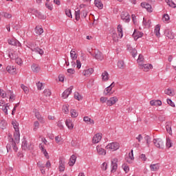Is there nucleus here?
Wrapping results in <instances>:
<instances>
[{"label": "nucleus", "mask_w": 176, "mask_h": 176, "mask_svg": "<svg viewBox=\"0 0 176 176\" xmlns=\"http://www.w3.org/2000/svg\"><path fill=\"white\" fill-rule=\"evenodd\" d=\"M143 35H144V33L139 32L137 30H135L133 34V36L135 41H137V39H138L139 38H142Z\"/></svg>", "instance_id": "4be33fe9"}, {"label": "nucleus", "mask_w": 176, "mask_h": 176, "mask_svg": "<svg viewBox=\"0 0 176 176\" xmlns=\"http://www.w3.org/2000/svg\"><path fill=\"white\" fill-rule=\"evenodd\" d=\"M144 56L141 54L139 55V57L138 58V67L142 65V64H144Z\"/></svg>", "instance_id": "09e8293b"}, {"label": "nucleus", "mask_w": 176, "mask_h": 176, "mask_svg": "<svg viewBox=\"0 0 176 176\" xmlns=\"http://www.w3.org/2000/svg\"><path fill=\"white\" fill-rule=\"evenodd\" d=\"M166 148H168V149H169V148H171L172 146V143H171V140H170V138H166Z\"/></svg>", "instance_id": "13d9d810"}, {"label": "nucleus", "mask_w": 176, "mask_h": 176, "mask_svg": "<svg viewBox=\"0 0 176 176\" xmlns=\"http://www.w3.org/2000/svg\"><path fill=\"white\" fill-rule=\"evenodd\" d=\"M75 163H76V156L75 155H72L69 159L68 164L69 166L72 167V166H74Z\"/></svg>", "instance_id": "cd10ccee"}, {"label": "nucleus", "mask_w": 176, "mask_h": 176, "mask_svg": "<svg viewBox=\"0 0 176 176\" xmlns=\"http://www.w3.org/2000/svg\"><path fill=\"white\" fill-rule=\"evenodd\" d=\"M140 69H142V71H144V72H149L151 69H153V65L150 63L144 64L142 63L140 66H138Z\"/></svg>", "instance_id": "1a4fd4ad"}, {"label": "nucleus", "mask_w": 176, "mask_h": 176, "mask_svg": "<svg viewBox=\"0 0 176 176\" xmlns=\"http://www.w3.org/2000/svg\"><path fill=\"white\" fill-rule=\"evenodd\" d=\"M70 116L71 118L75 119L77 116H79V113L78 112V110L72 109L70 110Z\"/></svg>", "instance_id": "2f4dec72"}, {"label": "nucleus", "mask_w": 176, "mask_h": 176, "mask_svg": "<svg viewBox=\"0 0 176 176\" xmlns=\"http://www.w3.org/2000/svg\"><path fill=\"white\" fill-rule=\"evenodd\" d=\"M96 152L98 156H105V155H107V150H105L101 144L96 146Z\"/></svg>", "instance_id": "0eeeda50"}, {"label": "nucleus", "mask_w": 176, "mask_h": 176, "mask_svg": "<svg viewBox=\"0 0 176 176\" xmlns=\"http://www.w3.org/2000/svg\"><path fill=\"white\" fill-rule=\"evenodd\" d=\"M0 96L2 98H9L10 102H13L14 101V98H16V95L12 91H7L6 92L2 89H0Z\"/></svg>", "instance_id": "f257e3e1"}, {"label": "nucleus", "mask_w": 176, "mask_h": 176, "mask_svg": "<svg viewBox=\"0 0 176 176\" xmlns=\"http://www.w3.org/2000/svg\"><path fill=\"white\" fill-rule=\"evenodd\" d=\"M21 88L22 89V90H23L25 94H28L30 93V89L28 88V87L24 85L23 84L21 85Z\"/></svg>", "instance_id": "603ef678"}, {"label": "nucleus", "mask_w": 176, "mask_h": 176, "mask_svg": "<svg viewBox=\"0 0 176 176\" xmlns=\"http://www.w3.org/2000/svg\"><path fill=\"white\" fill-rule=\"evenodd\" d=\"M32 70L35 73L38 74V72H40L41 71V67H39L38 65L33 64L32 65Z\"/></svg>", "instance_id": "e433bc0d"}, {"label": "nucleus", "mask_w": 176, "mask_h": 176, "mask_svg": "<svg viewBox=\"0 0 176 176\" xmlns=\"http://www.w3.org/2000/svg\"><path fill=\"white\" fill-rule=\"evenodd\" d=\"M70 57L73 61H75L78 58V54L76 51L72 50L70 52Z\"/></svg>", "instance_id": "c9c22d12"}, {"label": "nucleus", "mask_w": 176, "mask_h": 176, "mask_svg": "<svg viewBox=\"0 0 176 176\" xmlns=\"http://www.w3.org/2000/svg\"><path fill=\"white\" fill-rule=\"evenodd\" d=\"M38 129H39V122L38 121H36L34 122L33 130L34 131H36Z\"/></svg>", "instance_id": "0e129e2a"}, {"label": "nucleus", "mask_w": 176, "mask_h": 176, "mask_svg": "<svg viewBox=\"0 0 176 176\" xmlns=\"http://www.w3.org/2000/svg\"><path fill=\"white\" fill-rule=\"evenodd\" d=\"M154 32L157 38H159V36H160V25H157L155 26Z\"/></svg>", "instance_id": "c03bdc74"}, {"label": "nucleus", "mask_w": 176, "mask_h": 176, "mask_svg": "<svg viewBox=\"0 0 176 176\" xmlns=\"http://www.w3.org/2000/svg\"><path fill=\"white\" fill-rule=\"evenodd\" d=\"M165 1L166 2L167 5H168V6H170V8H176V3L172 0H165Z\"/></svg>", "instance_id": "de8ad7c7"}, {"label": "nucleus", "mask_w": 176, "mask_h": 176, "mask_svg": "<svg viewBox=\"0 0 176 176\" xmlns=\"http://www.w3.org/2000/svg\"><path fill=\"white\" fill-rule=\"evenodd\" d=\"M65 124L67 127L69 129V130H73L74 129V122H72V120L70 119L66 120Z\"/></svg>", "instance_id": "bb28decb"}, {"label": "nucleus", "mask_w": 176, "mask_h": 176, "mask_svg": "<svg viewBox=\"0 0 176 176\" xmlns=\"http://www.w3.org/2000/svg\"><path fill=\"white\" fill-rule=\"evenodd\" d=\"M55 141L56 144L61 145V144H63V138L60 135H57L55 137Z\"/></svg>", "instance_id": "8fccbe9b"}, {"label": "nucleus", "mask_w": 176, "mask_h": 176, "mask_svg": "<svg viewBox=\"0 0 176 176\" xmlns=\"http://www.w3.org/2000/svg\"><path fill=\"white\" fill-rule=\"evenodd\" d=\"M160 168V165L159 164H154L150 165L151 171H158Z\"/></svg>", "instance_id": "473e14b6"}, {"label": "nucleus", "mask_w": 176, "mask_h": 176, "mask_svg": "<svg viewBox=\"0 0 176 176\" xmlns=\"http://www.w3.org/2000/svg\"><path fill=\"white\" fill-rule=\"evenodd\" d=\"M162 20L164 23H168L170 21V16H168L167 14H165L162 16Z\"/></svg>", "instance_id": "6e6d98bb"}, {"label": "nucleus", "mask_w": 176, "mask_h": 176, "mask_svg": "<svg viewBox=\"0 0 176 176\" xmlns=\"http://www.w3.org/2000/svg\"><path fill=\"white\" fill-rule=\"evenodd\" d=\"M39 148L41 152L43 153L45 157H46L47 159H49L50 158L49 153H47V151H46V149H45V146H43V144H40Z\"/></svg>", "instance_id": "393cba45"}, {"label": "nucleus", "mask_w": 176, "mask_h": 176, "mask_svg": "<svg viewBox=\"0 0 176 176\" xmlns=\"http://www.w3.org/2000/svg\"><path fill=\"white\" fill-rule=\"evenodd\" d=\"M75 17L76 20L79 21V19H80V10H77L75 12Z\"/></svg>", "instance_id": "e2e57ef3"}, {"label": "nucleus", "mask_w": 176, "mask_h": 176, "mask_svg": "<svg viewBox=\"0 0 176 176\" xmlns=\"http://www.w3.org/2000/svg\"><path fill=\"white\" fill-rule=\"evenodd\" d=\"M7 148V152H9V151H12V148H13V142H10L8 143L6 146Z\"/></svg>", "instance_id": "69168bd1"}, {"label": "nucleus", "mask_w": 176, "mask_h": 176, "mask_svg": "<svg viewBox=\"0 0 176 176\" xmlns=\"http://www.w3.org/2000/svg\"><path fill=\"white\" fill-rule=\"evenodd\" d=\"M12 124L15 130V132H19V122H17V121L14 120L12 122Z\"/></svg>", "instance_id": "37998d69"}, {"label": "nucleus", "mask_w": 176, "mask_h": 176, "mask_svg": "<svg viewBox=\"0 0 176 176\" xmlns=\"http://www.w3.org/2000/svg\"><path fill=\"white\" fill-rule=\"evenodd\" d=\"M121 19L125 23H129L130 21V14H129V12H122Z\"/></svg>", "instance_id": "f3484780"}, {"label": "nucleus", "mask_w": 176, "mask_h": 176, "mask_svg": "<svg viewBox=\"0 0 176 176\" xmlns=\"http://www.w3.org/2000/svg\"><path fill=\"white\" fill-rule=\"evenodd\" d=\"M6 126H8V124L6 123V121L5 120H1L0 122V127L2 129V130H5L6 129Z\"/></svg>", "instance_id": "5fc2aeb1"}, {"label": "nucleus", "mask_w": 176, "mask_h": 176, "mask_svg": "<svg viewBox=\"0 0 176 176\" xmlns=\"http://www.w3.org/2000/svg\"><path fill=\"white\" fill-rule=\"evenodd\" d=\"M43 96H45V97H50V96H52V91H50V89H45L43 91Z\"/></svg>", "instance_id": "4d7b16f0"}, {"label": "nucleus", "mask_w": 176, "mask_h": 176, "mask_svg": "<svg viewBox=\"0 0 176 176\" xmlns=\"http://www.w3.org/2000/svg\"><path fill=\"white\" fill-rule=\"evenodd\" d=\"M117 31L118 32V36L120 39H122L123 38V28L121 25H118L117 27Z\"/></svg>", "instance_id": "c85d7f7f"}, {"label": "nucleus", "mask_w": 176, "mask_h": 176, "mask_svg": "<svg viewBox=\"0 0 176 176\" xmlns=\"http://www.w3.org/2000/svg\"><path fill=\"white\" fill-rule=\"evenodd\" d=\"M74 98H76V100H78V101H82L83 100V96L78 92H75Z\"/></svg>", "instance_id": "49530a36"}, {"label": "nucleus", "mask_w": 176, "mask_h": 176, "mask_svg": "<svg viewBox=\"0 0 176 176\" xmlns=\"http://www.w3.org/2000/svg\"><path fill=\"white\" fill-rule=\"evenodd\" d=\"M33 148L34 145L31 143H28L25 140L22 142V149H24V151H31Z\"/></svg>", "instance_id": "f8f14e48"}, {"label": "nucleus", "mask_w": 176, "mask_h": 176, "mask_svg": "<svg viewBox=\"0 0 176 176\" xmlns=\"http://www.w3.org/2000/svg\"><path fill=\"white\" fill-rule=\"evenodd\" d=\"M8 43L11 45V46H21V43H20V42L15 38H9L8 40Z\"/></svg>", "instance_id": "4468645a"}, {"label": "nucleus", "mask_w": 176, "mask_h": 176, "mask_svg": "<svg viewBox=\"0 0 176 176\" xmlns=\"http://www.w3.org/2000/svg\"><path fill=\"white\" fill-rule=\"evenodd\" d=\"M27 46L31 50L32 52H36V53H38V54H41V56L44 53L43 50L36 47V45L34 44V43L31 41L28 43Z\"/></svg>", "instance_id": "7ed1b4c3"}, {"label": "nucleus", "mask_w": 176, "mask_h": 176, "mask_svg": "<svg viewBox=\"0 0 176 176\" xmlns=\"http://www.w3.org/2000/svg\"><path fill=\"white\" fill-rule=\"evenodd\" d=\"M58 170L60 173H63V171H65V160L63 158L59 159Z\"/></svg>", "instance_id": "ddd939ff"}, {"label": "nucleus", "mask_w": 176, "mask_h": 176, "mask_svg": "<svg viewBox=\"0 0 176 176\" xmlns=\"http://www.w3.org/2000/svg\"><path fill=\"white\" fill-rule=\"evenodd\" d=\"M108 101V98L105 97V96H101L100 98V102H101V104H107Z\"/></svg>", "instance_id": "052dcab7"}, {"label": "nucleus", "mask_w": 176, "mask_h": 176, "mask_svg": "<svg viewBox=\"0 0 176 176\" xmlns=\"http://www.w3.org/2000/svg\"><path fill=\"white\" fill-rule=\"evenodd\" d=\"M126 160L129 164H131V163L134 162V154L133 153V150H131V153H129V156L126 157Z\"/></svg>", "instance_id": "412c9836"}, {"label": "nucleus", "mask_w": 176, "mask_h": 176, "mask_svg": "<svg viewBox=\"0 0 176 176\" xmlns=\"http://www.w3.org/2000/svg\"><path fill=\"white\" fill-rule=\"evenodd\" d=\"M142 24L144 28H149V27H151V24H152V22L149 19L143 18Z\"/></svg>", "instance_id": "a878e982"}, {"label": "nucleus", "mask_w": 176, "mask_h": 176, "mask_svg": "<svg viewBox=\"0 0 176 176\" xmlns=\"http://www.w3.org/2000/svg\"><path fill=\"white\" fill-rule=\"evenodd\" d=\"M14 141H12V142H15V144L20 142V131L14 133Z\"/></svg>", "instance_id": "7c9ffc66"}, {"label": "nucleus", "mask_w": 176, "mask_h": 176, "mask_svg": "<svg viewBox=\"0 0 176 176\" xmlns=\"http://www.w3.org/2000/svg\"><path fill=\"white\" fill-rule=\"evenodd\" d=\"M102 79L103 82H107L109 79V74L104 71L102 73Z\"/></svg>", "instance_id": "f704fd0d"}, {"label": "nucleus", "mask_w": 176, "mask_h": 176, "mask_svg": "<svg viewBox=\"0 0 176 176\" xmlns=\"http://www.w3.org/2000/svg\"><path fill=\"white\" fill-rule=\"evenodd\" d=\"M142 8H144L147 10V12H149L150 13L153 11V8H152V6L149 5V3L143 2L141 3Z\"/></svg>", "instance_id": "6ab92c4d"}, {"label": "nucleus", "mask_w": 176, "mask_h": 176, "mask_svg": "<svg viewBox=\"0 0 176 176\" xmlns=\"http://www.w3.org/2000/svg\"><path fill=\"white\" fill-rule=\"evenodd\" d=\"M0 107L5 115H8V109H9V103L6 104L3 100H0Z\"/></svg>", "instance_id": "9b49d317"}, {"label": "nucleus", "mask_w": 176, "mask_h": 176, "mask_svg": "<svg viewBox=\"0 0 176 176\" xmlns=\"http://www.w3.org/2000/svg\"><path fill=\"white\" fill-rule=\"evenodd\" d=\"M12 60H15V63L16 64H17L18 65H23V60L17 56H12Z\"/></svg>", "instance_id": "4c0bfd02"}, {"label": "nucleus", "mask_w": 176, "mask_h": 176, "mask_svg": "<svg viewBox=\"0 0 176 176\" xmlns=\"http://www.w3.org/2000/svg\"><path fill=\"white\" fill-rule=\"evenodd\" d=\"M33 112L36 118V119H38V120L42 121L43 120V118L42 117V116H41V113H39V111L36 109H34Z\"/></svg>", "instance_id": "58836bf2"}, {"label": "nucleus", "mask_w": 176, "mask_h": 176, "mask_svg": "<svg viewBox=\"0 0 176 176\" xmlns=\"http://www.w3.org/2000/svg\"><path fill=\"white\" fill-rule=\"evenodd\" d=\"M65 12L67 17H70V19H72V14L71 13V10L69 9H66Z\"/></svg>", "instance_id": "338daca9"}, {"label": "nucleus", "mask_w": 176, "mask_h": 176, "mask_svg": "<svg viewBox=\"0 0 176 176\" xmlns=\"http://www.w3.org/2000/svg\"><path fill=\"white\" fill-rule=\"evenodd\" d=\"M153 142L158 149H164V141L162 138H154Z\"/></svg>", "instance_id": "39448f33"}, {"label": "nucleus", "mask_w": 176, "mask_h": 176, "mask_svg": "<svg viewBox=\"0 0 176 176\" xmlns=\"http://www.w3.org/2000/svg\"><path fill=\"white\" fill-rule=\"evenodd\" d=\"M83 121L85 122L87 124H94V120L89 118V116H85L83 118Z\"/></svg>", "instance_id": "72a5a7b5"}, {"label": "nucleus", "mask_w": 176, "mask_h": 176, "mask_svg": "<svg viewBox=\"0 0 176 176\" xmlns=\"http://www.w3.org/2000/svg\"><path fill=\"white\" fill-rule=\"evenodd\" d=\"M73 89H74V87H70L66 90H65V91L62 94V98L64 99L68 98L69 94L72 93Z\"/></svg>", "instance_id": "dca6fc26"}, {"label": "nucleus", "mask_w": 176, "mask_h": 176, "mask_svg": "<svg viewBox=\"0 0 176 176\" xmlns=\"http://www.w3.org/2000/svg\"><path fill=\"white\" fill-rule=\"evenodd\" d=\"M35 32L36 35H42V34H43V28L40 26H36L35 28Z\"/></svg>", "instance_id": "a19ab883"}, {"label": "nucleus", "mask_w": 176, "mask_h": 176, "mask_svg": "<svg viewBox=\"0 0 176 176\" xmlns=\"http://www.w3.org/2000/svg\"><path fill=\"white\" fill-rule=\"evenodd\" d=\"M164 93L170 97H174L175 96V91L170 88L165 89Z\"/></svg>", "instance_id": "b1692460"}, {"label": "nucleus", "mask_w": 176, "mask_h": 176, "mask_svg": "<svg viewBox=\"0 0 176 176\" xmlns=\"http://www.w3.org/2000/svg\"><path fill=\"white\" fill-rule=\"evenodd\" d=\"M106 149L107 151H110V152H115L116 151H118L119 148H120V144L117 142H113L111 143H109L106 146Z\"/></svg>", "instance_id": "f03ea898"}, {"label": "nucleus", "mask_w": 176, "mask_h": 176, "mask_svg": "<svg viewBox=\"0 0 176 176\" xmlns=\"http://www.w3.org/2000/svg\"><path fill=\"white\" fill-rule=\"evenodd\" d=\"M117 67L119 69H124L126 65H124V61L120 60L117 63Z\"/></svg>", "instance_id": "ea45409f"}, {"label": "nucleus", "mask_w": 176, "mask_h": 176, "mask_svg": "<svg viewBox=\"0 0 176 176\" xmlns=\"http://www.w3.org/2000/svg\"><path fill=\"white\" fill-rule=\"evenodd\" d=\"M119 102V98L118 96H113L108 99L107 102V107H113V105H116Z\"/></svg>", "instance_id": "6e6552de"}, {"label": "nucleus", "mask_w": 176, "mask_h": 176, "mask_svg": "<svg viewBox=\"0 0 176 176\" xmlns=\"http://www.w3.org/2000/svg\"><path fill=\"white\" fill-rule=\"evenodd\" d=\"M93 72H94V69L93 68L87 69L82 71L83 76H86V78H89Z\"/></svg>", "instance_id": "aec40b11"}, {"label": "nucleus", "mask_w": 176, "mask_h": 176, "mask_svg": "<svg viewBox=\"0 0 176 176\" xmlns=\"http://www.w3.org/2000/svg\"><path fill=\"white\" fill-rule=\"evenodd\" d=\"M165 35L168 39H173L174 38V33L170 30H166Z\"/></svg>", "instance_id": "c756f323"}, {"label": "nucleus", "mask_w": 176, "mask_h": 176, "mask_svg": "<svg viewBox=\"0 0 176 176\" xmlns=\"http://www.w3.org/2000/svg\"><path fill=\"white\" fill-rule=\"evenodd\" d=\"M92 57L97 60V61H102L104 60V54L98 50H94Z\"/></svg>", "instance_id": "423d86ee"}, {"label": "nucleus", "mask_w": 176, "mask_h": 176, "mask_svg": "<svg viewBox=\"0 0 176 176\" xmlns=\"http://www.w3.org/2000/svg\"><path fill=\"white\" fill-rule=\"evenodd\" d=\"M6 71L8 72V74H10L11 75H16V67L14 66H12V65L7 66Z\"/></svg>", "instance_id": "a211bd4d"}, {"label": "nucleus", "mask_w": 176, "mask_h": 176, "mask_svg": "<svg viewBox=\"0 0 176 176\" xmlns=\"http://www.w3.org/2000/svg\"><path fill=\"white\" fill-rule=\"evenodd\" d=\"M144 140L146 142V145H147L148 148H149V145H151V138L149 137V135H146L144 137Z\"/></svg>", "instance_id": "680f3d73"}, {"label": "nucleus", "mask_w": 176, "mask_h": 176, "mask_svg": "<svg viewBox=\"0 0 176 176\" xmlns=\"http://www.w3.org/2000/svg\"><path fill=\"white\" fill-rule=\"evenodd\" d=\"M119 162V160L116 157H114L111 160V173H116V170H118V162Z\"/></svg>", "instance_id": "9d476101"}, {"label": "nucleus", "mask_w": 176, "mask_h": 176, "mask_svg": "<svg viewBox=\"0 0 176 176\" xmlns=\"http://www.w3.org/2000/svg\"><path fill=\"white\" fill-rule=\"evenodd\" d=\"M95 6L96 8H98V9H102V8H104L102 3H101V1L99 0H95Z\"/></svg>", "instance_id": "3c124183"}, {"label": "nucleus", "mask_w": 176, "mask_h": 176, "mask_svg": "<svg viewBox=\"0 0 176 176\" xmlns=\"http://www.w3.org/2000/svg\"><path fill=\"white\" fill-rule=\"evenodd\" d=\"M162 101L159 100H153L150 101L151 107H162Z\"/></svg>", "instance_id": "5701e85b"}, {"label": "nucleus", "mask_w": 176, "mask_h": 176, "mask_svg": "<svg viewBox=\"0 0 176 176\" xmlns=\"http://www.w3.org/2000/svg\"><path fill=\"white\" fill-rule=\"evenodd\" d=\"M71 144H72V146H74V148H79L80 146L78 141H72Z\"/></svg>", "instance_id": "774afa93"}, {"label": "nucleus", "mask_w": 176, "mask_h": 176, "mask_svg": "<svg viewBox=\"0 0 176 176\" xmlns=\"http://www.w3.org/2000/svg\"><path fill=\"white\" fill-rule=\"evenodd\" d=\"M62 111H63V113H65L66 115H67V113H69V105L64 104L63 106Z\"/></svg>", "instance_id": "79ce46f5"}, {"label": "nucleus", "mask_w": 176, "mask_h": 176, "mask_svg": "<svg viewBox=\"0 0 176 176\" xmlns=\"http://www.w3.org/2000/svg\"><path fill=\"white\" fill-rule=\"evenodd\" d=\"M102 140V133H96L94 135L92 139V142L94 144H98Z\"/></svg>", "instance_id": "2eb2a0df"}, {"label": "nucleus", "mask_w": 176, "mask_h": 176, "mask_svg": "<svg viewBox=\"0 0 176 176\" xmlns=\"http://www.w3.org/2000/svg\"><path fill=\"white\" fill-rule=\"evenodd\" d=\"M115 82H113L109 87H106L103 91L104 96H111L115 93Z\"/></svg>", "instance_id": "20e7f679"}, {"label": "nucleus", "mask_w": 176, "mask_h": 176, "mask_svg": "<svg viewBox=\"0 0 176 176\" xmlns=\"http://www.w3.org/2000/svg\"><path fill=\"white\" fill-rule=\"evenodd\" d=\"M119 35H118V34L116 33H113L112 34V39L113 41V42L118 43L119 42Z\"/></svg>", "instance_id": "864d4df0"}, {"label": "nucleus", "mask_w": 176, "mask_h": 176, "mask_svg": "<svg viewBox=\"0 0 176 176\" xmlns=\"http://www.w3.org/2000/svg\"><path fill=\"white\" fill-rule=\"evenodd\" d=\"M37 166L40 169V171H41V174H45V166H43V164H42V162H38L37 163Z\"/></svg>", "instance_id": "a18cd8bd"}, {"label": "nucleus", "mask_w": 176, "mask_h": 176, "mask_svg": "<svg viewBox=\"0 0 176 176\" xmlns=\"http://www.w3.org/2000/svg\"><path fill=\"white\" fill-rule=\"evenodd\" d=\"M122 168H123L124 171L126 173H129V171H130V168L129 167V165L126 164H122Z\"/></svg>", "instance_id": "bf43d9fd"}]
</instances>
